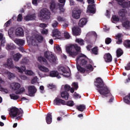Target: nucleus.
Segmentation results:
<instances>
[{
	"instance_id": "nucleus-11",
	"label": "nucleus",
	"mask_w": 130,
	"mask_h": 130,
	"mask_svg": "<svg viewBox=\"0 0 130 130\" xmlns=\"http://www.w3.org/2000/svg\"><path fill=\"white\" fill-rule=\"evenodd\" d=\"M61 35V34L60 33V31H59L57 29H54L52 31V36L54 39H60Z\"/></svg>"
},
{
	"instance_id": "nucleus-31",
	"label": "nucleus",
	"mask_w": 130,
	"mask_h": 130,
	"mask_svg": "<svg viewBox=\"0 0 130 130\" xmlns=\"http://www.w3.org/2000/svg\"><path fill=\"white\" fill-rule=\"evenodd\" d=\"M38 60L39 61V62H41V63H43V64H48L47 60H46V59L43 57H39Z\"/></svg>"
},
{
	"instance_id": "nucleus-15",
	"label": "nucleus",
	"mask_w": 130,
	"mask_h": 130,
	"mask_svg": "<svg viewBox=\"0 0 130 130\" xmlns=\"http://www.w3.org/2000/svg\"><path fill=\"white\" fill-rule=\"evenodd\" d=\"M72 17L74 19H80L81 17V11L74 10L72 12Z\"/></svg>"
},
{
	"instance_id": "nucleus-24",
	"label": "nucleus",
	"mask_w": 130,
	"mask_h": 130,
	"mask_svg": "<svg viewBox=\"0 0 130 130\" xmlns=\"http://www.w3.org/2000/svg\"><path fill=\"white\" fill-rule=\"evenodd\" d=\"M11 87L13 90L16 91V90H19L21 88V84L19 83L13 82L11 84Z\"/></svg>"
},
{
	"instance_id": "nucleus-34",
	"label": "nucleus",
	"mask_w": 130,
	"mask_h": 130,
	"mask_svg": "<svg viewBox=\"0 0 130 130\" xmlns=\"http://www.w3.org/2000/svg\"><path fill=\"white\" fill-rule=\"evenodd\" d=\"M14 48H16V46L13 43L7 44L6 45V49H7V50H11L14 49Z\"/></svg>"
},
{
	"instance_id": "nucleus-55",
	"label": "nucleus",
	"mask_w": 130,
	"mask_h": 130,
	"mask_svg": "<svg viewBox=\"0 0 130 130\" xmlns=\"http://www.w3.org/2000/svg\"><path fill=\"white\" fill-rule=\"evenodd\" d=\"M65 91H70V89H71V86L66 84L64 86Z\"/></svg>"
},
{
	"instance_id": "nucleus-10",
	"label": "nucleus",
	"mask_w": 130,
	"mask_h": 130,
	"mask_svg": "<svg viewBox=\"0 0 130 130\" xmlns=\"http://www.w3.org/2000/svg\"><path fill=\"white\" fill-rule=\"evenodd\" d=\"M58 71L60 72V75H61L62 77H64V78H69V77L71 76L70 72H68L63 67H60Z\"/></svg>"
},
{
	"instance_id": "nucleus-45",
	"label": "nucleus",
	"mask_w": 130,
	"mask_h": 130,
	"mask_svg": "<svg viewBox=\"0 0 130 130\" xmlns=\"http://www.w3.org/2000/svg\"><path fill=\"white\" fill-rule=\"evenodd\" d=\"M76 42H77L80 45H84V40L81 39H77Z\"/></svg>"
},
{
	"instance_id": "nucleus-58",
	"label": "nucleus",
	"mask_w": 130,
	"mask_h": 130,
	"mask_svg": "<svg viewBox=\"0 0 130 130\" xmlns=\"http://www.w3.org/2000/svg\"><path fill=\"white\" fill-rule=\"evenodd\" d=\"M74 98L78 99V98H81L82 96L80 95V94H79L77 92H75L74 94Z\"/></svg>"
},
{
	"instance_id": "nucleus-49",
	"label": "nucleus",
	"mask_w": 130,
	"mask_h": 130,
	"mask_svg": "<svg viewBox=\"0 0 130 130\" xmlns=\"http://www.w3.org/2000/svg\"><path fill=\"white\" fill-rule=\"evenodd\" d=\"M66 105H68V106L72 107V106H74L75 104H74V101H69L67 102V103H66Z\"/></svg>"
},
{
	"instance_id": "nucleus-8",
	"label": "nucleus",
	"mask_w": 130,
	"mask_h": 130,
	"mask_svg": "<svg viewBox=\"0 0 130 130\" xmlns=\"http://www.w3.org/2000/svg\"><path fill=\"white\" fill-rule=\"evenodd\" d=\"M40 19L41 20H49L50 19V11L45 8L41 10L40 13Z\"/></svg>"
},
{
	"instance_id": "nucleus-32",
	"label": "nucleus",
	"mask_w": 130,
	"mask_h": 130,
	"mask_svg": "<svg viewBox=\"0 0 130 130\" xmlns=\"http://www.w3.org/2000/svg\"><path fill=\"white\" fill-rule=\"evenodd\" d=\"M21 56L22 54H21L20 53H17L14 55L13 59L15 61H19Z\"/></svg>"
},
{
	"instance_id": "nucleus-38",
	"label": "nucleus",
	"mask_w": 130,
	"mask_h": 130,
	"mask_svg": "<svg viewBox=\"0 0 130 130\" xmlns=\"http://www.w3.org/2000/svg\"><path fill=\"white\" fill-rule=\"evenodd\" d=\"M123 44L126 48H129L130 47V40H127L123 42Z\"/></svg>"
},
{
	"instance_id": "nucleus-4",
	"label": "nucleus",
	"mask_w": 130,
	"mask_h": 130,
	"mask_svg": "<svg viewBox=\"0 0 130 130\" xmlns=\"http://www.w3.org/2000/svg\"><path fill=\"white\" fill-rule=\"evenodd\" d=\"M63 5L56 3L54 1H52L50 5V9L53 13H63L65 10L63 9Z\"/></svg>"
},
{
	"instance_id": "nucleus-62",
	"label": "nucleus",
	"mask_w": 130,
	"mask_h": 130,
	"mask_svg": "<svg viewBox=\"0 0 130 130\" xmlns=\"http://www.w3.org/2000/svg\"><path fill=\"white\" fill-rule=\"evenodd\" d=\"M19 77L20 79H21V80H27L28 79V78L26 77V76L23 75H20Z\"/></svg>"
},
{
	"instance_id": "nucleus-20",
	"label": "nucleus",
	"mask_w": 130,
	"mask_h": 130,
	"mask_svg": "<svg viewBox=\"0 0 130 130\" xmlns=\"http://www.w3.org/2000/svg\"><path fill=\"white\" fill-rule=\"evenodd\" d=\"M15 43L19 46H23L25 44V40L20 39H13Z\"/></svg>"
},
{
	"instance_id": "nucleus-52",
	"label": "nucleus",
	"mask_w": 130,
	"mask_h": 130,
	"mask_svg": "<svg viewBox=\"0 0 130 130\" xmlns=\"http://www.w3.org/2000/svg\"><path fill=\"white\" fill-rule=\"evenodd\" d=\"M37 81H38V78L36 76L31 80V84H35V83H37Z\"/></svg>"
},
{
	"instance_id": "nucleus-18",
	"label": "nucleus",
	"mask_w": 130,
	"mask_h": 130,
	"mask_svg": "<svg viewBox=\"0 0 130 130\" xmlns=\"http://www.w3.org/2000/svg\"><path fill=\"white\" fill-rule=\"evenodd\" d=\"M72 33L75 36H79V35H81V29L78 27L75 26L72 28Z\"/></svg>"
},
{
	"instance_id": "nucleus-51",
	"label": "nucleus",
	"mask_w": 130,
	"mask_h": 130,
	"mask_svg": "<svg viewBox=\"0 0 130 130\" xmlns=\"http://www.w3.org/2000/svg\"><path fill=\"white\" fill-rule=\"evenodd\" d=\"M57 20L58 21V22H64V21H66V19L60 16H58L57 17Z\"/></svg>"
},
{
	"instance_id": "nucleus-1",
	"label": "nucleus",
	"mask_w": 130,
	"mask_h": 130,
	"mask_svg": "<svg viewBox=\"0 0 130 130\" xmlns=\"http://www.w3.org/2000/svg\"><path fill=\"white\" fill-rule=\"evenodd\" d=\"M94 86L96 87V90H98L101 95H107V94L110 93V90L107 86H104L103 80L100 78L96 79V81L94 82Z\"/></svg>"
},
{
	"instance_id": "nucleus-9",
	"label": "nucleus",
	"mask_w": 130,
	"mask_h": 130,
	"mask_svg": "<svg viewBox=\"0 0 130 130\" xmlns=\"http://www.w3.org/2000/svg\"><path fill=\"white\" fill-rule=\"evenodd\" d=\"M44 56L50 62H56L57 58L52 54V52L46 51L44 52Z\"/></svg>"
},
{
	"instance_id": "nucleus-48",
	"label": "nucleus",
	"mask_w": 130,
	"mask_h": 130,
	"mask_svg": "<svg viewBox=\"0 0 130 130\" xmlns=\"http://www.w3.org/2000/svg\"><path fill=\"white\" fill-rule=\"evenodd\" d=\"M57 26H58V22L56 20L53 21L52 23V27L53 28H56Z\"/></svg>"
},
{
	"instance_id": "nucleus-56",
	"label": "nucleus",
	"mask_w": 130,
	"mask_h": 130,
	"mask_svg": "<svg viewBox=\"0 0 130 130\" xmlns=\"http://www.w3.org/2000/svg\"><path fill=\"white\" fill-rule=\"evenodd\" d=\"M113 18V21H114V22H118V21H119V18H118V17H117L116 16H113L112 17Z\"/></svg>"
},
{
	"instance_id": "nucleus-50",
	"label": "nucleus",
	"mask_w": 130,
	"mask_h": 130,
	"mask_svg": "<svg viewBox=\"0 0 130 130\" xmlns=\"http://www.w3.org/2000/svg\"><path fill=\"white\" fill-rule=\"evenodd\" d=\"M64 36L66 39H70V38H71V36L70 35V34L68 32V31L64 32Z\"/></svg>"
},
{
	"instance_id": "nucleus-42",
	"label": "nucleus",
	"mask_w": 130,
	"mask_h": 130,
	"mask_svg": "<svg viewBox=\"0 0 130 130\" xmlns=\"http://www.w3.org/2000/svg\"><path fill=\"white\" fill-rule=\"evenodd\" d=\"M25 74L27 76H34V75H35L34 72L31 70H26L25 72Z\"/></svg>"
},
{
	"instance_id": "nucleus-59",
	"label": "nucleus",
	"mask_w": 130,
	"mask_h": 130,
	"mask_svg": "<svg viewBox=\"0 0 130 130\" xmlns=\"http://www.w3.org/2000/svg\"><path fill=\"white\" fill-rule=\"evenodd\" d=\"M22 19H23V17L22 16V14H19L17 17V21L18 22H21Z\"/></svg>"
},
{
	"instance_id": "nucleus-13",
	"label": "nucleus",
	"mask_w": 130,
	"mask_h": 130,
	"mask_svg": "<svg viewBox=\"0 0 130 130\" xmlns=\"http://www.w3.org/2000/svg\"><path fill=\"white\" fill-rule=\"evenodd\" d=\"M28 95L29 96H34V94L37 91V89L35 88L34 86H30L28 87Z\"/></svg>"
},
{
	"instance_id": "nucleus-19",
	"label": "nucleus",
	"mask_w": 130,
	"mask_h": 130,
	"mask_svg": "<svg viewBox=\"0 0 130 130\" xmlns=\"http://www.w3.org/2000/svg\"><path fill=\"white\" fill-rule=\"evenodd\" d=\"M2 74L7 75L8 77V79H14V78H15V74L8 71L7 70H3L2 71Z\"/></svg>"
},
{
	"instance_id": "nucleus-39",
	"label": "nucleus",
	"mask_w": 130,
	"mask_h": 130,
	"mask_svg": "<svg viewBox=\"0 0 130 130\" xmlns=\"http://www.w3.org/2000/svg\"><path fill=\"white\" fill-rule=\"evenodd\" d=\"M10 97L11 99H12L13 100H17V99H19V95H16L14 93L10 94Z\"/></svg>"
},
{
	"instance_id": "nucleus-43",
	"label": "nucleus",
	"mask_w": 130,
	"mask_h": 130,
	"mask_svg": "<svg viewBox=\"0 0 130 130\" xmlns=\"http://www.w3.org/2000/svg\"><path fill=\"white\" fill-rule=\"evenodd\" d=\"M91 51L92 53H93V54H95V55H97V54H98V47H94L91 49Z\"/></svg>"
},
{
	"instance_id": "nucleus-46",
	"label": "nucleus",
	"mask_w": 130,
	"mask_h": 130,
	"mask_svg": "<svg viewBox=\"0 0 130 130\" xmlns=\"http://www.w3.org/2000/svg\"><path fill=\"white\" fill-rule=\"evenodd\" d=\"M87 36H94L95 38H97V34L95 31H91L87 34Z\"/></svg>"
},
{
	"instance_id": "nucleus-53",
	"label": "nucleus",
	"mask_w": 130,
	"mask_h": 130,
	"mask_svg": "<svg viewBox=\"0 0 130 130\" xmlns=\"http://www.w3.org/2000/svg\"><path fill=\"white\" fill-rule=\"evenodd\" d=\"M28 61H29V60H27V58H24L21 61L20 63H22L23 64H24V63H27Z\"/></svg>"
},
{
	"instance_id": "nucleus-21",
	"label": "nucleus",
	"mask_w": 130,
	"mask_h": 130,
	"mask_svg": "<svg viewBox=\"0 0 130 130\" xmlns=\"http://www.w3.org/2000/svg\"><path fill=\"white\" fill-rule=\"evenodd\" d=\"M50 77H51L52 78H55L56 77L57 79H60L61 77L58 75V72L57 71H52L49 73Z\"/></svg>"
},
{
	"instance_id": "nucleus-6",
	"label": "nucleus",
	"mask_w": 130,
	"mask_h": 130,
	"mask_svg": "<svg viewBox=\"0 0 130 130\" xmlns=\"http://www.w3.org/2000/svg\"><path fill=\"white\" fill-rule=\"evenodd\" d=\"M4 66L6 68H8V69H17L19 73H23V72H25V71H26V67L25 66H22L21 67H15L13 63V60L11 58L7 60V62L5 63Z\"/></svg>"
},
{
	"instance_id": "nucleus-33",
	"label": "nucleus",
	"mask_w": 130,
	"mask_h": 130,
	"mask_svg": "<svg viewBox=\"0 0 130 130\" xmlns=\"http://www.w3.org/2000/svg\"><path fill=\"white\" fill-rule=\"evenodd\" d=\"M76 109L79 110V111L83 112V111L86 109V106L85 105H80L79 106H77Z\"/></svg>"
},
{
	"instance_id": "nucleus-64",
	"label": "nucleus",
	"mask_w": 130,
	"mask_h": 130,
	"mask_svg": "<svg viewBox=\"0 0 130 130\" xmlns=\"http://www.w3.org/2000/svg\"><path fill=\"white\" fill-rule=\"evenodd\" d=\"M125 70H126V71H129V70H130V62L127 64L126 67H125Z\"/></svg>"
},
{
	"instance_id": "nucleus-7",
	"label": "nucleus",
	"mask_w": 130,
	"mask_h": 130,
	"mask_svg": "<svg viewBox=\"0 0 130 130\" xmlns=\"http://www.w3.org/2000/svg\"><path fill=\"white\" fill-rule=\"evenodd\" d=\"M10 114L12 117H17L16 119H20L23 116V110L13 107L10 110Z\"/></svg>"
},
{
	"instance_id": "nucleus-60",
	"label": "nucleus",
	"mask_w": 130,
	"mask_h": 130,
	"mask_svg": "<svg viewBox=\"0 0 130 130\" xmlns=\"http://www.w3.org/2000/svg\"><path fill=\"white\" fill-rule=\"evenodd\" d=\"M14 33V28H10L9 30H8V34L10 36L13 35Z\"/></svg>"
},
{
	"instance_id": "nucleus-61",
	"label": "nucleus",
	"mask_w": 130,
	"mask_h": 130,
	"mask_svg": "<svg viewBox=\"0 0 130 130\" xmlns=\"http://www.w3.org/2000/svg\"><path fill=\"white\" fill-rule=\"evenodd\" d=\"M73 86L75 88V90H77L79 88V86L78 85V84L76 82H74L73 83Z\"/></svg>"
},
{
	"instance_id": "nucleus-12",
	"label": "nucleus",
	"mask_w": 130,
	"mask_h": 130,
	"mask_svg": "<svg viewBox=\"0 0 130 130\" xmlns=\"http://www.w3.org/2000/svg\"><path fill=\"white\" fill-rule=\"evenodd\" d=\"M54 105H66V101L59 99V98H56L53 101Z\"/></svg>"
},
{
	"instance_id": "nucleus-54",
	"label": "nucleus",
	"mask_w": 130,
	"mask_h": 130,
	"mask_svg": "<svg viewBox=\"0 0 130 130\" xmlns=\"http://www.w3.org/2000/svg\"><path fill=\"white\" fill-rule=\"evenodd\" d=\"M111 41L112 40L111 39H110V38H107V39H106L105 43L106 44H110Z\"/></svg>"
},
{
	"instance_id": "nucleus-41",
	"label": "nucleus",
	"mask_w": 130,
	"mask_h": 130,
	"mask_svg": "<svg viewBox=\"0 0 130 130\" xmlns=\"http://www.w3.org/2000/svg\"><path fill=\"white\" fill-rule=\"evenodd\" d=\"M86 69H87V73H90L92 71H93V66H92V65L91 64H88L87 66H86Z\"/></svg>"
},
{
	"instance_id": "nucleus-30",
	"label": "nucleus",
	"mask_w": 130,
	"mask_h": 130,
	"mask_svg": "<svg viewBox=\"0 0 130 130\" xmlns=\"http://www.w3.org/2000/svg\"><path fill=\"white\" fill-rule=\"evenodd\" d=\"M61 97L66 100H68L69 97H70V94L67 91H63L61 93Z\"/></svg>"
},
{
	"instance_id": "nucleus-63",
	"label": "nucleus",
	"mask_w": 130,
	"mask_h": 130,
	"mask_svg": "<svg viewBox=\"0 0 130 130\" xmlns=\"http://www.w3.org/2000/svg\"><path fill=\"white\" fill-rule=\"evenodd\" d=\"M40 27H41V28H46V27H47V24L45 23H41L40 24Z\"/></svg>"
},
{
	"instance_id": "nucleus-14",
	"label": "nucleus",
	"mask_w": 130,
	"mask_h": 130,
	"mask_svg": "<svg viewBox=\"0 0 130 130\" xmlns=\"http://www.w3.org/2000/svg\"><path fill=\"white\" fill-rule=\"evenodd\" d=\"M36 19V14L35 13L32 14H27L24 17L25 21H35Z\"/></svg>"
},
{
	"instance_id": "nucleus-23",
	"label": "nucleus",
	"mask_w": 130,
	"mask_h": 130,
	"mask_svg": "<svg viewBox=\"0 0 130 130\" xmlns=\"http://www.w3.org/2000/svg\"><path fill=\"white\" fill-rule=\"evenodd\" d=\"M118 1V4L121 6L122 8L124 9H127L128 8V5H127V2H125L124 0H116Z\"/></svg>"
},
{
	"instance_id": "nucleus-16",
	"label": "nucleus",
	"mask_w": 130,
	"mask_h": 130,
	"mask_svg": "<svg viewBox=\"0 0 130 130\" xmlns=\"http://www.w3.org/2000/svg\"><path fill=\"white\" fill-rule=\"evenodd\" d=\"M15 35L17 37H23L24 35V30L21 27H18L15 30Z\"/></svg>"
},
{
	"instance_id": "nucleus-27",
	"label": "nucleus",
	"mask_w": 130,
	"mask_h": 130,
	"mask_svg": "<svg viewBox=\"0 0 130 130\" xmlns=\"http://www.w3.org/2000/svg\"><path fill=\"white\" fill-rule=\"evenodd\" d=\"M38 69L40 70V71H41V72H43V73H48L49 72V69L43 66H39Z\"/></svg>"
},
{
	"instance_id": "nucleus-22",
	"label": "nucleus",
	"mask_w": 130,
	"mask_h": 130,
	"mask_svg": "<svg viewBox=\"0 0 130 130\" xmlns=\"http://www.w3.org/2000/svg\"><path fill=\"white\" fill-rule=\"evenodd\" d=\"M104 58L106 62H111L112 61V56L109 53L106 54L104 56Z\"/></svg>"
},
{
	"instance_id": "nucleus-36",
	"label": "nucleus",
	"mask_w": 130,
	"mask_h": 130,
	"mask_svg": "<svg viewBox=\"0 0 130 130\" xmlns=\"http://www.w3.org/2000/svg\"><path fill=\"white\" fill-rule=\"evenodd\" d=\"M122 54H123V51H122L120 48L118 49L116 51L117 57H120Z\"/></svg>"
},
{
	"instance_id": "nucleus-57",
	"label": "nucleus",
	"mask_w": 130,
	"mask_h": 130,
	"mask_svg": "<svg viewBox=\"0 0 130 130\" xmlns=\"http://www.w3.org/2000/svg\"><path fill=\"white\" fill-rule=\"evenodd\" d=\"M42 34H47L48 33V30L46 28H43L41 31Z\"/></svg>"
},
{
	"instance_id": "nucleus-35",
	"label": "nucleus",
	"mask_w": 130,
	"mask_h": 130,
	"mask_svg": "<svg viewBox=\"0 0 130 130\" xmlns=\"http://www.w3.org/2000/svg\"><path fill=\"white\" fill-rule=\"evenodd\" d=\"M87 9L88 13H90V14L95 13V9L94 8V6H93V5H89Z\"/></svg>"
},
{
	"instance_id": "nucleus-5",
	"label": "nucleus",
	"mask_w": 130,
	"mask_h": 130,
	"mask_svg": "<svg viewBox=\"0 0 130 130\" xmlns=\"http://www.w3.org/2000/svg\"><path fill=\"white\" fill-rule=\"evenodd\" d=\"M29 40L33 46H38L39 43H42L44 41V38L41 35L36 34L34 36H32Z\"/></svg>"
},
{
	"instance_id": "nucleus-40",
	"label": "nucleus",
	"mask_w": 130,
	"mask_h": 130,
	"mask_svg": "<svg viewBox=\"0 0 130 130\" xmlns=\"http://www.w3.org/2000/svg\"><path fill=\"white\" fill-rule=\"evenodd\" d=\"M126 13V10L124 9H121L119 12V15L121 17H124L125 16Z\"/></svg>"
},
{
	"instance_id": "nucleus-47",
	"label": "nucleus",
	"mask_w": 130,
	"mask_h": 130,
	"mask_svg": "<svg viewBox=\"0 0 130 130\" xmlns=\"http://www.w3.org/2000/svg\"><path fill=\"white\" fill-rule=\"evenodd\" d=\"M25 91V88L22 87L19 90H17L15 93L16 94H22Z\"/></svg>"
},
{
	"instance_id": "nucleus-2",
	"label": "nucleus",
	"mask_w": 130,
	"mask_h": 130,
	"mask_svg": "<svg viewBox=\"0 0 130 130\" xmlns=\"http://www.w3.org/2000/svg\"><path fill=\"white\" fill-rule=\"evenodd\" d=\"M66 51L72 57L78 55V53L81 51V47L77 44L70 45L66 47Z\"/></svg>"
},
{
	"instance_id": "nucleus-37",
	"label": "nucleus",
	"mask_w": 130,
	"mask_h": 130,
	"mask_svg": "<svg viewBox=\"0 0 130 130\" xmlns=\"http://www.w3.org/2000/svg\"><path fill=\"white\" fill-rule=\"evenodd\" d=\"M123 27L125 28V29H130V25H129V21H126L122 23Z\"/></svg>"
},
{
	"instance_id": "nucleus-29",
	"label": "nucleus",
	"mask_w": 130,
	"mask_h": 130,
	"mask_svg": "<svg viewBox=\"0 0 130 130\" xmlns=\"http://www.w3.org/2000/svg\"><path fill=\"white\" fill-rule=\"evenodd\" d=\"M61 97L66 100H68L69 97H70V94L67 91H63L61 93Z\"/></svg>"
},
{
	"instance_id": "nucleus-26",
	"label": "nucleus",
	"mask_w": 130,
	"mask_h": 130,
	"mask_svg": "<svg viewBox=\"0 0 130 130\" xmlns=\"http://www.w3.org/2000/svg\"><path fill=\"white\" fill-rule=\"evenodd\" d=\"M87 22H88V21L87 20L86 18H81L79 20L78 25L80 27H84V26H85V25L87 24Z\"/></svg>"
},
{
	"instance_id": "nucleus-25",
	"label": "nucleus",
	"mask_w": 130,
	"mask_h": 130,
	"mask_svg": "<svg viewBox=\"0 0 130 130\" xmlns=\"http://www.w3.org/2000/svg\"><path fill=\"white\" fill-rule=\"evenodd\" d=\"M5 84V81L3 80L2 78L0 77V91L2 92H5V93H9V90L7 89H5L3 88V85Z\"/></svg>"
},
{
	"instance_id": "nucleus-44",
	"label": "nucleus",
	"mask_w": 130,
	"mask_h": 130,
	"mask_svg": "<svg viewBox=\"0 0 130 130\" xmlns=\"http://www.w3.org/2000/svg\"><path fill=\"white\" fill-rule=\"evenodd\" d=\"M0 40H1V45H4V43L6 42V39L4 38L3 34H0Z\"/></svg>"
},
{
	"instance_id": "nucleus-28",
	"label": "nucleus",
	"mask_w": 130,
	"mask_h": 130,
	"mask_svg": "<svg viewBox=\"0 0 130 130\" xmlns=\"http://www.w3.org/2000/svg\"><path fill=\"white\" fill-rule=\"evenodd\" d=\"M46 121L48 124H50V123L52 122V115H51V114H48L47 115Z\"/></svg>"
},
{
	"instance_id": "nucleus-3",
	"label": "nucleus",
	"mask_w": 130,
	"mask_h": 130,
	"mask_svg": "<svg viewBox=\"0 0 130 130\" xmlns=\"http://www.w3.org/2000/svg\"><path fill=\"white\" fill-rule=\"evenodd\" d=\"M86 57V55L83 54H80L76 59L77 69L79 72H80V73H85V69L81 67V66L79 65V63H80V64H82V66L86 64V63H87Z\"/></svg>"
},
{
	"instance_id": "nucleus-17",
	"label": "nucleus",
	"mask_w": 130,
	"mask_h": 130,
	"mask_svg": "<svg viewBox=\"0 0 130 130\" xmlns=\"http://www.w3.org/2000/svg\"><path fill=\"white\" fill-rule=\"evenodd\" d=\"M122 34H118L115 36L116 42L117 44H121L122 43Z\"/></svg>"
}]
</instances>
